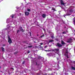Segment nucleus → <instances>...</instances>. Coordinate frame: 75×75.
I'll return each instance as SVG.
<instances>
[{
  "label": "nucleus",
  "instance_id": "nucleus-1",
  "mask_svg": "<svg viewBox=\"0 0 75 75\" xmlns=\"http://www.w3.org/2000/svg\"><path fill=\"white\" fill-rule=\"evenodd\" d=\"M8 42L10 44H11V42H12V41H11V39L10 38V37L8 36Z\"/></svg>",
  "mask_w": 75,
  "mask_h": 75
},
{
  "label": "nucleus",
  "instance_id": "nucleus-2",
  "mask_svg": "<svg viewBox=\"0 0 75 75\" xmlns=\"http://www.w3.org/2000/svg\"><path fill=\"white\" fill-rule=\"evenodd\" d=\"M72 42V41L71 38L69 39L67 41V42H68V43Z\"/></svg>",
  "mask_w": 75,
  "mask_h": 75
},
{
  "label": "nucleus",
  "instance_id": "nucleus-3",
  "mask_svg": "<svg viewBox=\"0 0 75 75\" xmlns=\"http://www.w3.org/2000/svg\"><path fill=\"white\" fill-rule=\"evenodd\" d=\"M66 54H65V56L67 57V58H69V57H68V51L67 50L65 52Z\"/></svg>",
  "mask_w": 75,
  "mask_h": 75
},
{
  "label": "nucleus",
  "instance_id": "nucleus-4",
  "mask_svg": "<svg viewBox=\"0 0 75 75\" xmlns=\"http://www.w3.org/2000/svg\"><path fill=\"white\" fill-rule=\"evenodd\" d=\"M57 45H56L57 47H62V45H61L59 43H58L57 44Z\"/></svg>",
  "mask_w": 75,
  "mask_h": 75
},
{
  "label": "nucleus",
  "instance_id": "nucleus-5",
  "mask_svg": "<svg viewBox=\"0 0 75 75\" xmlns=\"http://www.w3.org/2000/svg\"><path fill=\"white\" fill-rule=\"evenodd\" d=\"M60 3L61 5H64L65 4V3L64 2V1L62 0H60Z\"/></svg>",
  "mask_w": 75,
  "mask_h": 75
},
{
  "label": "nucleus",
  "instance_id": "nucleus-6",
  "mask_svg": "<svg viewBox=\"0 0 75 75\" xmlns=\"http://www.w3.org/2000/svg\"><path fill=\"white\" fill-rule=\"evenodd\" d=\"M19 29L20 31H22L23 33H24V30L23 29L22 27H20L19 28Z\"/></svg>",
  "mask_w": 75,
  "mask_h": 75
},
{
  "label": "nucleus",
  "instance_id": "nucleus-7",
  "mask_svg": "<svg viewBox=\"0 0 75 75\" xmlns=\"http://www.w3.org/2000/svg\"><path fill=\"white\" fill-rule=\"evenodd\" d=\"M25 13L26 16H28V15L30 14V13L27 11L25 12Z\"/></svg>",
  "mask_w": 75,
  "mask_h": 75
},
{
  "label": "nucleus",
  "instance_id": "nucleus-8",
  "mask_svg": "<svg viewBox=\"0 0 75 75\" xmlns=\"http://www.w3.org/2000/svg\"><path fill=\"white\" fill-rule=\"evenodd\" d=\"M6 23H10V19H8L6 20Z\"/></svg>",
  "mask_w": 75,
  "mask_h": 75
},
{
  "label": "nucleus",
  "instance_id": "nucleus-9",
  "mask_svg": "<svg viewBox=\"0 0 75 75\" xmlns=\"http://www.w3.org/2000/svg\"><path fill=\"white\" fill-rule=\"evenodd\" d=\"M61 43L62 44V45H64V44H66L64 42L63 40H62Z\"/></svg>",
  "mask_w": 75,
  "mask_h": 75
},
{
  "label": "nucleus",
  "instance_id": "nucleus-10",
  "mask_svg": "<svg viewBox=\"0 0 75 75\" xmlns=\"http://www.w3.org/2000/svg\"><path fill=\"white\" fill-rule=\"evenodd\" d=\"M73 10H72V9H71L70 11H69V13H73Z\"/></svg>",
  "mask_w": 75,
  "mask_h": 75
},
{
  "label": "nucleus",
  "instance_id": "nucleus-11",
  "mask_svg": "<svg viewBox=\"0 0 75 75\" xmlns=\"http://www.w3.org/2000/svg\"><path fill=\"white\" fill-rule=\"evenodd\" d=\"M54 42V40H49V43H50V42Z\"/></svg>",
  "mask_w": 75,
  "mask_h": 75
},
{
  "label": "nucleus",
  "instance_id": "nucleus-12",
  "mask_svg": "<svg viewBox=\"0 0 75 75\" xmlns=\"http://www.w3.org/2000/svg\"><path fill=\"white\" fill-rule=\"evenodd\" d=\"M42 17H43V18H45V17L46 16L45 14H43L42 15Z\"/></svg>",
  "mask_w": 75,
  "mask_h": 75
},
{
  "label": "nucleus",
  "instance_id": "nucleus-13",
  "mask_svg": "<svg viewBox=\"0 0 75 75\" xmlns=\"http://www.w3.org/2000/svg\"><path fill=\"white\" fill-rule=\"evenodd\" d=\"M50 55H54V56L53 57H55V54L54 53H50Z\"/></svg>",
  "mask_w": 75,
  "mask_h": 75
},
{
  "label": "nucleus",
  "instance_id": "nucleus-14",
  "mask_svg": "<svg viewBox=\"0 0 75 75\" xmlns=\"http://www.w3.org/2000/svg\"><path fill=\"white\" fill-rule=\"evenodd\" d=\"M71 69H72L73 70H74L75 71V67H71Z\"/></svg>",
  "mask_w": 75,
  "mask_h": 75
},
{
  "label": "nucleus",
  "instance_id": "nucleus-15",
  "mask_svg": "<svg viewBox=\"0 0 75 75\" xmlns=\"http://www.w3.org/2000/svg\"><path fill=\"white\" fill-rule=\"evenodd\" d=\"M55 50L56 51L58 52L59 51V49H55Z\"/></svg>",
  "mask_w": 75,
  "mask_h": 75
},
{
  "label": "nucleus",
  "instance_id": "nucleus-16",
  "mask_svg": "<svg viewBox=\"0 0 75 75\" xmlns=\"http://www.w3.org/2000/svg\"><path fill=\"white\" fill-rule=\"evenodd\" d=\"M7 26L8 27V28H7V29H10V28H11V26H10L9 27H8V25H7Z\"/></svg>",
  "mask_w": 75,
  "mask_h": 75
},
{
  "label": "nucleus",
  "instance_id": "nucleus-17",
  "mask_svg": "<svg viewBox=\"0 0 75 75\" xmlns=\"http://www.w3.org/2000/svg\"><path fill=\"white\" fill-rule=\"evenodd\" d=\"M1 48L2 51L3 52L4 51V48L3 47H2Z\"/></svg>",
  "mask_w": 75,
  "mask_h": 75
},
{
  "label": "nucleus",
  "instance_id": "nucleus-18",
  "mask_svg": "<svg viewBox=\"0 0 75 75\" xmlns=\"http://www.w3.org/2000/svg\"><path fill=\"white\" fill-rule=\"evenodd\" d=\"M14 16H15V15H12V16H11V17H12V18H14Z\"/></svg>",
  "mask_w": 75,
  "mask_h": 75
},
{
  "label": "nucleus",
  "instance_id": "nucleus-19",
  "mask_svg": "<svg viewBox=\"0 0 75 75\" xmlns=\"http://www.w3.org/2000/svg\"><path fill=\"white\" fill-rule=\"evenodd\" d=\"M52 10H54V11H55V8H52Z\"/></svg>",
  "mask_w": 75,
  "mask_h": 75
},
{
  "label": "nucleus",
  "instance_id": "nucleus-20",
  "mask_svg": "<svg viewBox=\"0 0 75 75\" xmlns=\"http://www.w3.org/2000/svg\"><path fill=\"white\" fill-rule=\"evenodd\" d=\"M27 11H30L31 10H30V9H27Z\"/></svg>",
  "mask_w": 75,
  "mask_h": 75
},
{
  "label": "nucleus",
  "instance_id": "nucleus-21",
  "mask_svg": "<svg viewBox=\"0 0 75 75\" xmlns=\"http://www.w3.org/2000/svg\"><path fill=\"white\" fill-rule=\"evenodd\" d=\"M44 37V35H42L41 36V38H42V37Z\"/></svg>",
  "mask_w": 75,
  "mask_h": 75
},
{
  "label": "nucleus",
  "instance_id": "nucleus-22",
  "mask_svg": "<svg viewBox=\"0 0 75 75\" xmlns=\"http://www.w3.org/2000/svg\"><path fill=\"white\" fill-rule=\"evenodd\" d=\"M73 22L74 23V25H75V19H74V21H73Z\"/></svg>",
  "mask_w": 75,
  "mask_h": 75
},
{
  "label": "nucleus",
  "instance_id": "nucleus-23",
  "mask_svg": "<svg viewBox=\"0 0 75 75\" xmlns=\"http://www.w3.org/2000/svg\"><path fill=\"white\" fill-rule=\"evenodd\" d=\"M28 48H31V47H32V46H28Z\"/></svg>",
  "mask_w": 75,
  "mask_h": 75
},
{
  "label": "nucleus",
  "instance_id": "nucleus-24",
  "mask_svg": "<svg viewBox=\"0 0 75 75\" xmlns=\"http://www.w3.org/2000/svg\"><path fill=\"white\" fill-rule=\"evenodd\" d=\"M29 34H30V36H31V32H30Z\"/></svg>",
  "mask_w": 75,
  "mask_h": 75
},
{
  "label": "nucleus",
  "instance_id": "nucleus-25",
  "mask_svg": "<svg viewBox=\"0 0 75 75\" xmlns=\"http://www.w3.org/2000/svg\"><path fill=\"white\" fill-rule=\"evenodd\" d=\"M71 15V14H68V13H67V16H70Z\"/></svg>",
  "mask_w": 75,
  "mask_h": 75
},
{
  "label": "nucleus",
  "instance_id": "nucleus-26",
  "mask_svg": "<svg viewBox=\"0 0 75 75\" xmlns=\"http://www.w3.org/2000/svg\"><path fill=\"white\" fill-rule=\"evenodd\" d=\"M40 44L41 45L43 44V43H40Z\"/></svg>",
  "mask_w": 75,
  "mask_h": 75
},
{
  "label": "nucleus",
  "instance_id": "nucleus-27",
  "mask_svg": "<svg viewBox=\"0 0 75 75\" xmlns=\"http://www.w3.org/2000/svg\"><path fill=\"white\" fill-rule=\"evenodd\" d=\"M47 46H45L44 47V48H47Z\"/></svg>",
  "mask_w": 75,
  "mask_h": 75
},
{
  "label": "nucleus",
  "instance_id": "nucleus-28",
  "mask_svg": "<svg viewBox=\"0 0 75 75\" xmlns=\"http://www.w3.org/2000/svg\"><path fill=\"white\" fill-rule=\"evenodd\" d=\"M19 31V30H18L17 31V33H18Z\"/></svg>",
  "mask_w": 75,
  "mask_h": 75
},
{
  "label": "nucleus",
  "instance_id": "nucleus-29",
  "mask_svg": "<svg viewBox=\"0 0 75 75\" xmlns=\"http://www.w3.org/2000/svg\"><path fill=\"white\" fill-rule=\"evenodd\" d=\"M65 32H63V34H65Z\"/></svg>",
  "mask_w": 75,
  "mask_h": 75
},
{
  "label": "nucleus",
  "instance_id": "nucleus-30",
  "mask_svg": "<svg viewBox=\"0 0 75 75\" xmlns=\"http://www.w3.org/2000/svg\"><path fill=\"white\" fill-rule=\"evenodd\" d=\"M3 47H4V46H6V45H3Z\"/></svg>",
  "mask_w": 75,
  "mask_h": 75
},
{
  "label": "nucleus",
  "instance_id": "nucleus-31",
  "mask_svg": "<svg viewBox=\"0 0 75 75\" xmlns=\"http://www.w3.org/2000/svg\"><path fill=\"white\" fill-rule=\"evenodd\" d=\"M30 51H29L28 52V54L30 53Z\"/></svg>",
  "mask_w": 75,
  "mask_h": 75
},
{
  "label": "nucleus",
  "instance_id": "nucleus-32",
  "mask_svg": "<svg viewBox=\"0 0 75 75\" xmlns=\"http://www.w3.org/2000/svg\"><path fill=\"white\" fill-rule=\"evenodd\" d=\"M25 62L23 61V64H24V63Z\"/></svg>",
  "mask_w": 75,
  "mask_h": 75
},
{
  "label": "nucleus",
  "instance_id": "nucleus-33",
  "mask_svg": "<svg viewBox=\"0 0 75 75\" xmlns=\"http://www.w3.org/2000/svg\"><path fill=\"white\" fill-rule=\"evenodd\" d=\"M21 13H20L19 15V16H21Z\"/></svg>",
  "mask_w": 75,
  "mask_h": 75
},
{
  "label": "nucleus",
  "instance_id": "nucleus-34",
  "mask_svg": "<svg viewBox=\"0 0 75 75\" xmlns=\"http://www.w3.org/2000/svg\"><path fill=\"white\" fill-rule=\"evenodd\" d=\"M45 51H50V50H45Z\"/></svg>",
  "mask_w": 75,
  "mask_h": 75
},
{
  "label": "nucleus",
  "instance_id": "nucleus-35",
  "mask_svg": "<svg viewBox=\"0 0 75 75\" xmlns=\"http://www.w3.org/2000/svg\"><path fill=\"white\" fill-rule=\"evenodd\" d=\"M54 36H52V38H54Z\"/></svg>",
  "mask_w": 75,
  "mask_h": 75
},
{
  "label": "nucleus",
  "instance_id": "nucleus-36",
  "mask_svg": "<svg viewBox=\"0 0 75 75\" xmlns=\"http://www.w3.org/2000/svg\"><path fill=\"white\" fill-rule=\"evenodd\" d=\"M11 69H13V70H14V69L13 68H11Z\"/></svg>",
  "mask_w": 75,
  "mask_h": 75
},
{
  "label": "nucleus",
  "instance_id": "nucleus-37",
  "mask_svg": "<svg viewBox=\"0 0 75 75\" xmlns=\"http://www.w3.org/2000/svg\"><path fill=\"white\" fill-rule=\"evenodd\" d=\"M36 62V65H38V64H37V62Z\"/></svg>",
  "mask_w": 75,
  "mask_h": 75
},
{
  "label": "nucleus",
  "instance_id": "nucleus-38",
  "mask_svg": "<svg viewBox=\"0 0 75 75\" xmlns=\"http://www.w3.org/2000/svg\"><path fill=\"white\" fill-rule=\"evenodd\" d=\"M41 48H42V47H41Z\"/></svg>",
  "mask_w": 75,
  "mask_h": 75
},
{
  "label": "nucleus",
  "instance_id": "nucleus-39",
  "mask_svg": "<svg viewBox=\"0 0 75 75\" xmlns=\"http://www.w3.org/2000/svg\"><path fill=\"white\" fill-rule=\"evenodd\" d=\"M57 60H58V58H57Z\"/></svg>",
  "mask_w": 75,
  "mask_h": 75
},
{
  "label": "nucleus",
  "instance_id": "nucleus-40",
  "mask_svg": "<svg viewBox=\"0 0 75 75\" xmlns=\"http://www.w3.org/2000/svg\"><path fill=\"white\" fill-rule=\"evenodd\" d=\"M44 31H45V29H44Z\"/></svg>",
  "mask_w": 75,
  "mask_h": 75
},
{
  "label": "nucleus",
  "instance_id": "nucleus-41",
  "mask_svg": "<svg viewBox=\"0 0 75 75\" xmlns=\"http://www.w3.org/2000/svg\"><path fill=\"white\" fill-rule=\"evenodd\" d=\"M37 36H38V35H37Z\"/></svg>",
  "mask_w": 75,
  "mask_h": 75
},
{
  "label": "nucleus",
  "instance_id": "nucleus-42",
  "mask_svg": "<svg viewBox=\"0 0 75 75\" xmlns=\"http://www.w3.org/2000/svg\"><path fill=\"white\" fill-rule=\"evenodd\" d=\"M52 57H53V56H52Z\"/></svg>",
  "mask_w": 75,
  "mask_h": 75
},
{
  "label": "nucleus",
  "instance_id": "nucleus-43",
  "mask_svg": "<svg viewBox=\"0 0 75 75\" xmlns=\"http://www.w3.org/2000/svg\"><path fill=\"white\" fill-rule=\"evenodd\" d=\"M2 1H3V0H2Z\"/></svg>",
  "mask_w": 75,
  "mask_h": 75
}]
</instances>
